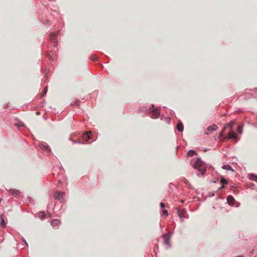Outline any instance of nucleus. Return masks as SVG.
<instances>
[{
  "mask_svg": "<svg viewBox=\"0 0 257 257\" xmlns=\"http://www.w3.org/2000/svg\"><path fill=\"white\" fill-rule=\"evenodd\" d=\"M193 167L194 169H198L202 175L204 174L206 171L203 162L199 158L197 159Z\"/></svg>",
  "mask_w": 257,
  "mask_h": 257,
  "instance_id": "nucleus-1",
  "label": "nucleus"
},
{
  "mask_svg": "<svg viewBox=\"0 0 257 257\" xmlns=\"http://www.w3.org/2000/svg\"><path fill=\"white\" fill-rule=\"evenodd\" d=\"M91 132H88L86 133L83 134L82 136V139L85 142H88L91 138Z\"/></svg>",
  "mask_w": 257,
  "mask_h": 257,
  "instance_id": "nucleus-2",
  "label": "nucleus"
},
{
  "mask_svg": "<svg viewBox=\"0 0 257 257\" xmlns=\"http://www.w3.org/2000/svg\"><path fill=\"white\" fill-rule=\"evenodd\" d=\"M38 147L43 151H45L48 152L50 151L49 147L46 144L39 143Z\"/></svg>",
  "mask_w": 257,
  "mask_h": 257,
  "instance_id": "nucleus-3",
  "label": "nucleus"
},
{
  "mask_svg": "<svg viewBox=\"0 0 257 257\" xmlns=\"http://www.w3.org/2000/svg\"><path fill=\"white\" fill-rule=\"evenodd\" d=\"M64 195H65V192H58L55 194V197L57 199L61 200L63 198V197L64 196Z\"/></svg>",
  "mask_w": 257,
  "mask_h": 257,
  "instance_id": "nucleus-4",
  "label": "nucleus"
},
{
  "mask_svg": "<svg viewBox=\"0 0 257 257\" xmlns=\"http://www.w3.org/2000/svg\"><path fill=\"white\" fill-rule=\"evenodd\" d=\"M163 237L164 239V243L166 245L170 244V236L167 234H165L163 235Z\"/></svg>",
  "mask_w": 257,
  "mask_h": 257,
  "instance_id": "nucleus-5",
  "label": "nucleus"
},
{
  "mask_svg": "<svg viewBox=\"0 0 257 257\" xmlns=\"http://www.w3.org/2000/svg\"><path fill=\"white\" fill-rule=\"evenodd\" d=\"M228 203L229 205H233L235 202V200L232 196H228L227 198Z\"/></svg>",
  "mask_w": 257,
  "mask_h": 257,
  "instance_id": "nucleus-6",
  "label": "nucleus"
},
{
  "mask_svg": "<svg viewBox=\"0 0 257 257\" xmlns=\"http://www.w3.org/2000/svg\"><path fill=\"white\" fill-rule=\"evenodd\" d=\"M217 128H218V127L216 125L213 124L211 126H208L207 128V130L208 132H213V131H216Z\"/></svg>",
  "mask_w": 257,
  "mask_h": 257,
  "instance_id": "nucleus-7",
  "label": "nucleus"
},
{
  "mask_svg": "<svg viewBox=\"0 0 257 257\" xmlns=\"http://www.w3.org/2000/svg\"><path fill=\"white\" fill-rule=\"evenodd\" d=\"M177 129H178V131H179L180 132H182L183 131V129H184L183 125L181 121L179 122L177 124Z\"/></svg>",
  "mask_w": 257,
  "mask_h": 257,
  "instance_id": "nucleus-8",
  "label": "nucleus"
},
{
  "mask_svg": "<svg viewBox=\"0 0 257 257\" xmlns=\"http://www.w3.org/2000/svg\"><path fill=\"white\" fill-rule=\"evenodd\" d=\"M60 221L58 219H54L51 223V225L53 226H58L60 224Z\"/></svg>",
  "mask_w": 257,
  "mask_h": 257,
  "instance_id": "nucleus-9",
  "label": "nucleus"
},
{
  "mask_svg": "<svg viewBox=\"0 0 257 257\" xmlns=\"http://www.w3.org/2000/svg\"><path fill=\"white\" fill-rule=\"evenodd\" d=\"M228 138L230 139H234L236 138V135L234 132L230 131L228 134Z\"/></svg>",
  "mask_w": 257,
  "mask_h": 257,
  "instance_id": "nucleus-10",
  "label": "nucleus"
},
{
  "mask_svg": "<svg viewBox=\"0 0 257 257\" xmlns=\"http://www.w3.org/2000/svg\"><path fill=\"white\" fill-rule=\"evenodd\" d=\"M249 179L251 180L255 181L257 182V175L254 174H251L249 176Z\"/></svg>",
  "mask_w": 257,
  "mask_h": 257,
  "instance_id": "nucleus-11",
  "label": "nucleus"
},
{
  "mask_svg": "<svg viewBox=\"0 0 257 257\" xmlns=\"http://www.w3.org/2000/svg\"><path fill=\"white\" fill-rule=\"evenodd\" d=\"M223 168L227 170H231L232 171H233V170L229 165H225L223 167Z\"/></svg>",
  "mask_w": 257,
  "mask_h": 257,
  "instance_id": "nucleus-12",
  "label": "nucleus"
},
{
  "mask_svg": "<svg viewBox=\"0 0 257 257\" xmlns=\"http://www.w3.org/2000/svg\"><path fill=\"white\" fill-rule=\"evenodd\" d=\"M39 216L41 219H43L45 217V214L44 212H39Z\"/></svg>",
  "mask_w": 257,
  "mask_h": 257,
  "instance_id": "nucleus-13",
  "label": "nucleus"
},
{
  "mask_svg": "<svg viewBox=\"0 0 257 257\" xmlns=\"http://www.w3.org/2000/svg\"><path fill=\"white\" fill-rule=\"evenodd\" d=\"M10 192L13 195H17L19 193V191L14 189H11L10 190Z\"/></svg>",
  "mask_w": 257,
  "mask_h": 257,
  "instance_id": "nucleus-14",
  "label": "nucleus"
},
{
  "mask_svg": "<svg viewBox=\"0 0 257 257\" xmlns=\"http://www.w3.org/2000/svg\"><path fill=\"white\" fill-rule=\"evenodd\" d=\"M196 153L193 150H190L187 153V155L188 156H193V155H196Z\"/></svg>",
  "mask_w": 257,
  "mask_h": 257,
  "instance_id": "nucleus-15",
  "label": "nucleus"
},
{
  "mask_svg": "<svg viewBox=\"0 0 257 257\" xmlns=\"http://www.w3.org/2000/svg\"><path fill=\"white\" fill-rule=\"evenodd\" d=\"M56 34H51L50 35V39L52 40H55L56 39Z\"/></svg>",
  "mask_w": 257,
  "mask_h": 257,
  "instance_id": "nucleus-16",
  "label": "nucleus"
},
{
  "mask_svg": "<svg viewBox=\"0 0 257 257\" xmlns=\"http://www.w3.org/2000/svg\"><path fill=\"white\" fill-rule=\"evenodd\" d=\"M220 182L223 184V185L224 184H227V180L224 179V178H221V179H220Z\"/></svg>",
  "mask_w": 257,
  "mask_h": 257,
  "instance_id": "nucleus-17",
  "label": "nucleus"
},
{
  "mask_svg": "<svg viewBox=\"0 0 257 257\" xmlns=\"http://www.w3.org/2000/svg\"><path fill=\"white\" fill-rule=\"evenodd\" d=\"M1 224L3 227H5L6 224L4 219L2 217L1 218Z\"/></svg>",
  "mask_w": 257,
  "mask_h": 257,
  "instance_id": "nucleus-18",
  "label": "nucleus"
},
{
  "mask_svg": "<svg viewBox=\"0 0 257 257\" xmlns=\"http://www.w3.org/2000/svg\"><path fill=\"white\" fill-rule=\"evenodd\" d=\"M152 114H153V116L151 117L154 118L158 117L159 116V114H160V113H152Z\"/></svg>",
  "mask_w": 257,
  "mask_h": 257,
  "instance_id": "nucleus-19",
  "label": "nucleus"
},
{
  "mask_svg": "<svg viewBox=\"0 0 257 257\" xmlns=\"http://www.w3.org/2000/svg\"><path fill=\"white\" fill-rule=\"evenodd\" d=\"M242 126H239L238 127L237 131L239 134L242 133Z\"/></svg>",
  "mask_w": 257,
  "mask_h": 257,
  "instance_id": "nucleus-20",
  "label": "nucleus"
},
{
  "mask_svg": "<svg viewBox=\"0 0 257 257\" xmlns=\"http://www.w3.org/2000/svg\"><path fill=\"white\" fill-rule=\"evenodd\" d=\"M234 121H231L229 123H228L227 126H229V127H230L231 128V127L234 124Z\"/></svg>",
  "mask_w": 257,
  "mask_h": 257,
  "instance_id": "nucleus-21",
  "label": "nucleus"
},
{
  "mask_svg": "<svg viewBox=\"0 0 257 257\" xmlns=\"http://www.w3.org/2000/svg\"><path fill=\"white\" fill-rule=\"evenodd\" d=\"M15 125L18 127H21L24 126V123L23 122H20L19 123L16 124Z\"/></svg>",
  "mask_w": 257,
  "mask_h": 257,
  "instance_id": "nucleus-22",
  "label": "nucleus"
},
{
  "mask_svg": "<svg viewBox=\"0 0 257 257\" xmlns=\"http://www.w3.org/2000/svg\"><path fill=\"white\" fill-rule=\"evenodd\" d=\"M163 215H165V216H167L168 215V211L167 210L164 209L163 210Z\"/></svg>",
  "mask_w": 257,
  "mask_h": 257,
  "instance_id": "nucleus-23",
  "label": "nucleus"
},
{
  "mask_svg": "<svg viewBox=\"0 0 257 257\" xmlns=\"http://www.w3.org/2000/svg\"><path fill=\"white\" fill-rule=\"evenodd\" d=\"M91 59L92 61H96L97 60V57L96 56H95V55L92 56L91 57Z\"/></svg>",
  "mask_w": 257,
  "mask_h": 257,
  "instance_id": "nucleus-24",
  "label": "nucleus"
},
{
  "mask_svg": "<svg viewBox=\"0 0 257 257\" xmlns=\"http://www.w3.org/2000/svg\"><path fill=\"white\" fill-rule=\"evenodd\" d=\"M225 128H226V127H224V128H223V130L220 132V136H222V135H223V133H224V130H225Z\"/></svg>",
  "mask_w": 257,
  "mask_h": 257,
  "instance_id": "nucleus-25",
  "label": "nucleus"
},
{
  "mask_svg": "<svg viewBox=\"0 0 257 257\" xmlns=\"http://www.w3.org/2000/svg\"><path fill=\"white\" fill-rule=\"evenodd\" d=\"M160 206L162 208H164L165 207V204L163 202L160 203Z\"/></svg>",
  "mask_w": 257,
  "mask_h": 257,
  "instance_id": "nucleus-26",
  "label": "nucleus"
},
{
  "mask_svg": "<svg viewBox=\"0 0 257 257\" xmlns=\"http://www.w3.org/2000/svg\"><path fill=\"white\" fill-rule=\"evenodd\" d=\"M47 91V87H46L45 88H44V94H45Z\"/></svg>",
  "mask_w": 257,
  "mask_h": 257,
  "instance_id": "nucleus-27",
  "label": "nucleus"
},
{
  "mask_svg": "<svg viewBox=\"0 0 257 257\" xmlns=\"http://www.w3.org/2000/svg\"><path fill=\"white\" fill-rule=\"evenodd\" d=\"M224 188V185H222L220 187V189H222V188Z\"/></svg>",
  "mask_w": 257,
  "mask_h": 257,
  "instance_id": "nucleus-28",
  "label": "nucleus"
},
{
  "mask_svg": "<svg viewBox=\"0 0 257 257\" xmlns=\"http://www.w3.org/2000/svg\"><path fill=\"white\" fill-rule=\"evenodd\" d=\"M210 133H207V132H206V133H205V134H206V135L210 134Z\"/></svg>",
  "mask_w": 257,
  "mask_h": 257,
  "instance_id": "nucleus-29",
  "label": "nucleus"
},
{
  "mask_svg": "<svg viewBox=\"0 0 257 257\" xmlns=\"http://www.w3.org/2000/svg\"><path fill=\"white\" fill-rule=\"evenodd\" d=\"M150 112H154V110H152V111H150Z\"/></svg>",
  "mask_w": 257,
  "mask_h": 257,
  "instance_id": "nucleus-30",
  "label": "nucleus"
}]
</instances>
